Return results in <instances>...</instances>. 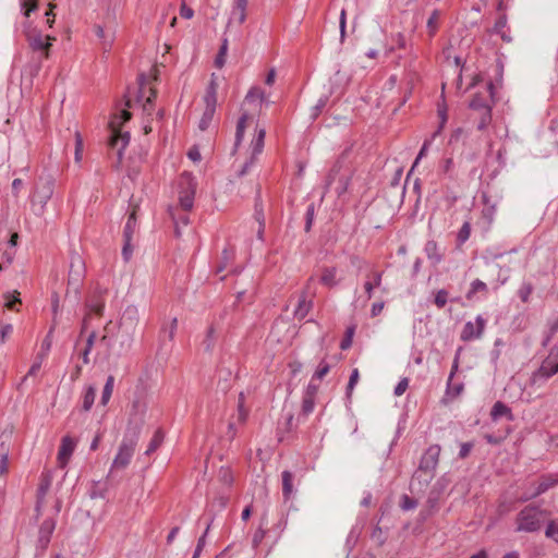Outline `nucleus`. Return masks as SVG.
Masks as SVG:
<instances>
[{
    "mask_svg": "<svg viewBox=\"0 0 558 558\" xmlns=\"http://www.w3.org/2000/svg\"><path fill=\"white\" fill-rule=\"evenodd\" d=\"M441 448L439 445L429 446L423 453L417 470L412 477V486L417 482L420 488L423 489L428 486L435 477L436 469L438 466Z\"/></svg>",
    "mask_w": 558,
    "mask_h": 558,
    "instance_id": "f257e3e1",
    "label": "nucleus"
},
{
    "mask_svg": "<svg viewBox=\"0 0 558 558\" xmlns=\"http://www.w3.org/2000/svg\"><path fill=\"white\" fill-rule=\"evenodd\" d=\"M131 119V113L128 110H122L120 114H114L109 126L111 130V136L109 140V146L116 150L117 162L116 168H119L123 159V153L130 142V133L121 132L120 128L124 122Z\"/></svg>",
    "mask_w": 558,
    "mask_h": 558,
    "instance_id": "f03ea898",
    "label": "nucleus"
},
{
    "mask_svg": "<svg viewBox=\"0 0 558 558\" xmlns=\"http://www.w3.org/2000/svg\"><path fill=\"white\" fill-rule=\"evenodd\" d=\"M56 180L51 174H41L38 177L33 195L31 198L33 211L36 216H41L48 201L53 195Z\"/></svg>",
    "mask_w": 558,
    "mask_h": 558,
    "instance_id": "7ed1b4c3",
    "label": "nucleus"
},
{
    "mask_svg": "<svg viewBox=\"0 0 558 558\" xmlns=\"http://www.w3.org/2000/svg\"><path fill=\"white\" fill-rule=\"evenodd\" d=\"M352 171L347 162L345 153L335 162L326 179V189L336 183L335 192L338 196L344 194L348 190Z\"/></svg>",
    "mask_w": 558,
    "mask_h": 558,
    "instance_id": "20e7f679",
    "label": "nucleus"
},
{
    "mask_svg": "<svg viewBox=\"0 0 558 558\" xmlns=\"http://www.w3.org/2000/svg\"><path fill=\"white\" fill-rule=\"evenodd\" d=\"M138 436L140 435H137V430H126L123 440L119 447L118 453L113 459L110 474L112 473L113 470H123L130 464L133 453L135 451V447L137 445Z\"/></svg>",
    "mask_w": 558,
    "mask_h": 558,
    "instance_id": "39448f33",
    "label": "nucleus"
},
{
    "mask_svg": "<svg viewBox=\"0 0 558 558\" xmlns=\"http://www.w3.org/2000/svg\"><path fill=\"white\" fill-rule=\"evenodd\" d=\"M544 513L535 507H525L517 517V530L522 532H535L541 529Z\"/></svg>",
    "mask_w": 558,
    "mask_h": 558,
    "instance_id": "423d86ee",
    "label": "nucleus"
},
{
    "mask_svg": "<svg viewBox=\"0 0 558 558\" xmlns=\"http://www.w3.org/2000/svg\"><path fill=\"white\" fill-rule=\"evenodd\" d=\"M196 182L191 174H183L180 179L179 209L189 211L193 208L196 192Z\"/></svg>",
    "mask_w": 558,
    "mask_h": 558,
    "instance_id": "0eeeda50",
    "label": "nucleus"
},
{
    "mask_svg": "<svg viewBox=\"0 0 558 558\" xmlns=\"http://www.w3.org/2000/svg\"><path fill=\"white\" fill-rule=\"evenodd\" d=\"M24 34L26 36V39L28 41L29 47L35 52H40V59H47L49 56V47L51 46L50 40H54L53 37H50L49 35L44 36L40 32H37L35 29H31L29 26L24 27Z\"/></svg>",
    "mask_w": 558,
    "mask_h": 558,
    "instance_id": "6e6552de",
    "label": "nucleus"
},
{
    "mask_svg": "<svg viewBox=\"0 0 558 558\" xmlns=\"http://www.w3.org/2000/svg\"><path fill=\"white\" fill-rule=\"evenodd\" d=\"M140 323V312L135 305H128L123 311V314L120 318V328L128 336V344L126 347H131V342L133 341V335L136 330V327Z\"/></svg>",
    "mask_w": 558,
    "mask_h": 558,
    "instance_id": "1a4fd4ad",
    "label": "nucleus"
},
{
    "mask_svg": "<svg viewBox=\"0 0 558 558\" xmlns=\"http://www.w3.org/2000/svg\"><path fill=\"white\" fill-rule=\"evenodd\" d=\"M147 411V402L144 398H136L132 401L131 410H130V418H129V427L128 429L137 430V435L144 425L145 414Z\"/></svg>",
    "mask_w": 558,
    "mask_h": 558,
    "instance_id": "9d476101",
    "label": "nucleus"
},
{
    "mask_svg": "<svg viewBox=\"0 0 558 558\" xmlns=\"http://www.w3.org/2000/svg\"><path fill=\"white\" fill-rule=\"evenodd\" d=\"M557 356L558 350L556 351L555 348L551 349L549 355L543 361L539 368L533 373L532 381L534 384L545 381L558 373V362L556 361Z\"/></svg>",
    "mask_w": 558,
    "mask_h": 558,
    "instance_id": "9b49d317",
    "label": "nucleus"
},
{
    "mask_svg": "<svg viewBox=\"0 0 558 558\" xmlns=\"http://www.w3.org/2000/svg\"><path fill=\"white\" fill-rule=\"evenodd\" d=\"M266 131L259 129L256 132L255 137L252 140L250 145L251 155L250 158L244 162L241 170L238 172L239 177L245 175L250 168L256 162L257 157L262 154L265 143Z\"/></svg>",
    "mask_w": 558,
    "mask_h": 558,
    "instance_id": "f8f14e48",
    "label": "nucleus"
},
{
    "mask_svg": "<svg viewBox=\"0 0 558 558\" xmlns=\"http://www.w3.org/2000/svg\"><path fill=\"white\" fill-rule=\"evenodd\" d=\"M558 484V475L553 474H546L542 475L537 483L534 484V488L531 492H526L521 499L526 501L530 499H533L545 492H547L549 488L554 487Z\"/></svg>",
    "mask_w": 558,
    "mask_h": 558,
    "instance_id": "ddd939ff",
    "label": "nucleus"
},
{
    "mask_svg": "<svg viewBox=\"0 0 558 558\" xmlns=\"http://www.w3.org/2000/svg\"><path fill=\"white\" fill-rule=\"evenodd\" d=\"M486 326V319L478 315L473 322H466L460 335V339L464 342L478 339L482 337Z\"/></svg>",
    "mask_w": 558,
    "mask_h": 558,
    "instance_id": "4468645a",
    "label": "nucleus"
},
{
    "mask_svg": "<svg viewBox=\"0 0 558 558\" xmlns=\"http://www.w3.org/2000/svg\"><path fill=\"white\" fill-rule=\"evenodd\" d=\"M52 484V474L50 471L43 472L39 478V484L36 493V505L35 511L37 517L41 514L43 507L45 505V498L48 494Z\"/></svg>",
    "mask_w": 558,
    "mask_h": 558,
    "instance_id": "2eb2a0df",
    "label": "nucleus"
},
{
    "mask_svg": "<svg viewBox=\"0 0 558 558\" xmlns=\"http://www.w3.org/2000/svg\"><path fill=\"white\" fill-rule=\"evenodd\" d=\"M313 282H314V278L313 277L308 278V280L304 287V290L301 293L298 306L294 311V316L298 319L305 318L306 315L308 314L310 310L312 308V305H313L312 300H307V296H308V294L312 293L311 288H312Z\"/></svg>",
    "mask_w": 558,
    "mask_h": 558,
    "instance_id": "dca6fc26",
    "label": "nucleus"
},
{
    "mask_svg": "<svg viewBox=\"0 0 558 558\" xmlns=\"http://www.w3.org/2000/svg\"><path fill=\"white\" fill-rule=\"evenodd\" d=\"M487 93L488 95H483L481 93L475 94L472 100L470 101V108L477 112L493 108L492 98L494 94V85L492 82L487 84Z\"/></svg>",
    "mask_w": 558,
    "mask_h": 558,
    "instance_id": "f3484780",
    "label": "nucleus"
},
{
    "mask_svg": "<svg viewBox=\"0 0 558 558\" xmlns=\"http://www.w3.org/2000/svg\"><path fill=\"white\" fill-rule=\"evenodd\" d=\"M56 529V520L52 518H48L43 521L37 539V548L41 551H45L50 543L51 535Z\"/></svg>",
    "mask_w": 558,
    "mask_h": 558,
    "instance_id": "a211bd4d",
    "label": "nucleus"
},
{
    "mask_svg": "<svg viewBox=\"0 0 558 558\" xmlns=\"http://www.w3.org/2000/svg\"><path fill=\"white\" fill-rule=\"evenodd\" d=\"M87 313L101 316L105 308L104 291L96 289L92 296L86 301Z\"/></svg>",
    "mask_w": 558,
    "mask_h": 558,
    "instance_id": "6ab92c4d",
    "label": "nucleus"
},
{
    "mask_svg": "<svg viewBox=\"0 0 558 558\" xmlns=\"http://www.w3.org/2000/svg\"><path fill=\"white\" fill-rule=\"evenodd\" d=\"M74 447L75 444L69 436L62 438L61 446L58 452V460L61 466H64L68 463L70 457L74 451Z\"/></svg>",
    "mask_w": 558,
    "mask_h": 558,
    "instance_id": "aec40b11",
    "label": "nucleus"
},
{
    "mask_svg": "<svg viewBox=\"0 0 558 558\" xmlns=\"http://www.w3.org/2000/svg\"><path fill=\"white\" fill-rule=\"evenodd\" d=\"M246 8L247 0H234L229 24L233 21L243 24L246 20Z\"/></svg>",
    "mask_w": 558,
    "mask_h": 558,
    "instance_id": "412c9836",
    "label": "nucleus"
},
{
    "mask_svg": "<svg viewBox=\"0 0 558 558\" xmlns=\"http://www.w3.org/2000/svg\"><path fill=\"white\" fill-rule=\"evenodd\" d=\"M266 101L265 92L259 86H253L247 92L244 105H255L260 109L262 104Z\"/></svg>",
    "mask_w": 558,
    "mask_h": 558,
    "instance_id": "4be33fe9",
    "label": "nucleus"
},
{
    "mask_svg": "<svg viewBox=\"0 0 558 558\" xmlns=\"http://www.w3.org/2000/svg\"><path fill=\"white\" fill-rule=\"evenodd\" d=\"M490 417L495 422L501 417H506L509 422L514 420L511 409L501 401L495 402L490 411Z\"/></svg>",
    "mask_w": 558,
    "mask_h": 558,
    "instance_id": "5701e85b",
    "label": "nucleus"
},
{
    "mask_svg": "<svg viewBox=\"0 0 558 558\" xmlns=\"http://www.w3.org/2000/svg\"><path fill=\"white\" fill-rule=\"evenodd\" d=\"M168 213L174 223V232L177 236L181 235L180 226H187L190 222L189 215L186 213H179V207L169 206Z\"/></svg>",
    "mask_w": 558,
    "mask_h": 558,
    "instance_id": "b1692460",
    "label": "nucleus"
},
{
    "mask_svg": "<svg viewBox=\"0 0 558 558\" xmlns=\"http://www.w3.org/2000/svg\"><path fill=\"white\" fill-rule=\"evenodd\" d=\"M84 263L81 256H75L71 260L70 272H69V284L78 283L83 276Z\"/></svg>",
    "mask_w": 558,
    "mask_h": 558,
    "instance_id": "393cba45",
    "label": "nucleus"
},
{
    "mask_svg": "<svg viewBox=\"0 0 558 558\" xmlns=\"http://www.w3.org/2000/svg\"><path fill=\"white\" fill-rule=\"evenodd\" d=\"M96 36L101 40V46L105 52L109 51L114 41V33L106 32L101 25H95L94 27Z\"/></svg>",
    "mask_w": 558,
    "mask_h": 558,
    "instance_id": "a878e982",
    "label": "nucleus"
},
{
    "mask_svg": "<svg viewBox=\"0 0 558 558\" xmlns=\"http://www.w3.org/2000/svg\"><path fill=\"white\" fill-rule=\"evenodd\" d=\"M282 477V495L284 500H289L294 493L293 489V478L294 474L290 471H283L281 474Z\"/></svg>",
    "mask_w": 558,
    "mask_h": 558,
    "instance_id": "bb28decb",
    "label": "nucleus"
},
{
    "mask_svg": "<svg viewBox=\"0 0 558 558\" xmlns=\"http://www.w3.org/2000/svg\"><path fill=\"white\" fill-rule=\"evenodd\" d=\"M250 119V114L244 111L238 123H236V131H235V142H234V151L238 149V147L240 146V144L242 143V140L244 137V132H245V129H246V122L247 120Z\"/></svg>",
    "mask_w": 558,
    "mask_h": 558,
    "instance_id": "cd10ccee",
    "label": "nucleus"
},
{
    "mask_svg": "<svg viewBox=\"0 0 558 558\" xmlns=\"http://www.w3.org/2000/svg\"><path fill=\"white\" fill-rule=\"evenodd\" d=\"M424 251L427 255V258L432 260L434 264H438L441 262L442 255L438 252V245L436 241H427Z\"/></svg>",
    "mask_w": 558,
    "mask_h": 558,
    "instance_id": "c85d7f7f",
    "label": "nucleus"
},
{
    "mask_svg": "<svg viewBox=\"0 0 558 558\" xmlns=\"http://www.w3.org/2000/svg\"><path fill=\"white\" fill-rule=\"evenodd\" d=\"M484 208L482 210V218L485 220L487 226H490L496 215V204H490L487 196L484 195Z\"/></svg>",
    "mask_w": 558,
    "mask_h": 558,
    "instance_id": "c756f323",
    "label": "nucleus"
},
{
    "mask_svg": "<svg viewBox=\"0 0 558 558\" xmlns=\"http://www.w3.org/2000/svg\"><path fill=\"white\" fill-rule=\"evenodd\" d=\"M336 275H337L336 268H333V267L324 268L322 277H320V282L328 288H333L338 284Z\"/></svg>",
    "mask_w": 558,
    "mask_h": 558,
    "instance_id": "7c9ffc66",
    "label": "nucleus"
},
{
    "mask_svg": "<svg viewBox=\"0 0 558 558\" xmlns=\"http://www.w3.org/2000/svg\"><path fill=\"white\" fill-rule=\"evenodd\" d=\"M95 398L96 388L94 386H88L83 396L82 411L88 412L95 402Z\"/></svg>",
    "mask_w": 558,
    "mask_h": 558,
    "instance_id": "2f4dec72",
    "label": "nucleus"
},
{
    "mask_svg": "<svg viewBox=\"0 0 558 558\" xmlns=\"http://www.w3.org/2000/svg\"><path fill=\"white\" fill-rule=\"evenodd\" d=\"M113 386H114V377L112 375H109L107 377L106 384L102 389V393H101V398H100L101 405H107V403L109 402L112 391H113Z\"/></svg>",
    "mask_w": 558,
    "mask_h": 558,
    "instance_id": "473e14b6",
    "label": "nucleus"
},
{
    "mask_svg": "<svg viewBox=\"0 0 558 558\" xmlns=\"http://www.w3.org/2000/svg\"><path fill=\"white\" fill-rule=\"evenodd\" d=\"M487 284L480 279H475L471 282L470 290L466 293V299L472 300L474 294L477 292L487 293Z\"/></svg>",
    "mask_w": 558,
    "mask_h": 558,
    "instance_id": "72a5a7b5",
    "label": "nucleus"
},
{
    "mask_svg": "<svg viewBox=\"0 0 558 558\" xmlns=\"http://www.w3.org/2000/svg\"><path fill=\"white\" fill-rule=\"evenodd\" d=\"M136 229V213L133 210L125 222L123 238L132 239Z\"/></svg>",
    "mask_w": 558,
    "mask_h": 558,
    "instance_id": "f704fd0d",
    "label": "nucleus"
},
{
    "mask_svg": "<svg viewBox=\"0 0 558 558\" xmlns=\"http://www.w3.org/2000/svg\"><path fill=\"white\" fill-rule=\"evenodd\" d=\"M20 7L23 15L28 17L32 12L38 9V0H20Z\"/></svg>",
    "mask_w": 558,
    "mask_h": 558,
    "instance_id": "c9c22d12",
    "label": "nucleus"
},
{
    "mask_svg": "<svg viewBox=\"0 0 558 558\" xmlns=\"http://www.w3.org/2000/svg\"><path fill=\"white\" fill-rule=\"evenodd\" d=\"M227 51H228V39L223 38L220 49L218 51V54L216 56V59H215V65L217 68L221 69L225 65Z\"/></svg>",
    "mask_w": 558,
    "mask_h": 558,
    "instance_id": "e433bc0d",
    "label": "nucleus"
},
{
    "mask_svg": "<svg viewBox=\"0 0 558 558\" xmlns=\"http://www.w3.org/2000/svg\"><path fill=\"white\" fill-rule=\"evenodd\" d=\"M178 328V319L177 317L172 318L169 326H163L161 328V335L167 337L169 341L174 339L175 332Z\"/></svg>",
    "mask_w": 558,
    "mask_h": 558,
    "instance_id": "4c0bfd02",
    "label": "nucleus"
},
{
    "mask_svg": "<svg viewBox=\"0 0 558 558\" xmlns=\"http://www.w3.org/2000/svg\"><path fill=\"white\" fill-rule=\"evenodd\" d=\"M314 408H315V398H310V397L303 396L300 415L304 416V417L308 416L314 411Z\"/></svg>",
    "mask_w": 558,
    "mask_h": 558,
    "instance_id": "58836bf2",
    "label": "nucleus"
},
{
    "mask_svg": "<svg viewBox=\"0 0 558 558\" xmlns=\"http://www.w3.org/2000/svg\"><path fill=\"white\" fill-rule=\"evenodd\" d=\"M214 113H215L214 107H206V109L203 113V117L199 121V124H198V126L202 131H205L209 126V123L213 120Z\"/></svg>",
    "mask_w": 558,
    "mask_h": 558,
    "instance_id": "ea45409f",
    "label": "nucleus"
},
{
    "mask_svg": "<svg viewBox=\"0 0 558 558\" xmlns=\"http://www.w3.org/2000/svg\"><path fill=\"white\" fill-rule=\"evenodd\" d=\"M480 113V121L477 124V129L480 131L485 130L492 122V108L486 109L484 111L478 112Z\"/></svg>",
    "mask_w": 558,
    "mask_h": 558,
    "instance_id": "a19ab883",
    "label": "nucleus"
},
{
    "mask_svg": "<svg viewBox=\"0 0 558 558\" xmlns=\"http://www.w3.org/2000/svg\"><path fill=\"white\" fill-rule=\"evenodd\" d=\"M470 234H471V223L469 221H465L462 225V227L460 228L458 235H457V241H458L459 245L466 242L470 238Z\"/></svg>",
    "mask_w": 558,
    "mask_h": 558,
    "instance_id": "79ce46f5",
    "label": "nucleus"
},
{
    "mask_svg": "<svg viewBox=\"0 0 558 558\" xmlns=\"http://www.w3.org/2000/svg\"><path fill=\"white\" fill-rule=\"evenodd\" d=\"M162 440H163L162 433L160 430H157L155 433L154 437L151 438L145 453L147 456L153 453L161 445Z\"/></svg>",
    "mask_w": 558,
    "mask_h": 558,
    "instance_id": "37998d69",
    "label": "nucleus"
},
{
    "mask_svg": "<svg viewBox=\"0 0 558 558\" xmlns=\"http://www.w3.org/2000/svg\"><path fill=\"white\" fill-rule=\"evenodd\" d=\"M462 391H463L462 383L453 384L452 380L448 379L447 391H446L448 396L456 398V397L460 396Z\"/></svg>",
    "mask_w": 558,
    "mask_h": 558,
    "instance_id": "c03bdc74",
    "label": "nucleus"
},
{
    "mask_svg": "<svg viewBox=\"0 0 558 558\" xmlns=\"http://www.w3.org/2000/svg\"><path fill=\"white\" fill-rule=\"evenodd\" d=\"M438 19H439V11L434 10L427 20V28H428L430 36H433L437 31Z\"/></svg>",
    "mask_w": 558,
    "mask_h": 558,
    "instance_id": "a18cd8bd",
    "label": "nucleus"
},
{
    "mask_svg": "<svg viewBox=\"0 0 558 558\" xmlns=\"http://www.w3.org/2000/svg\"><path fill=\"white\" fill-rule=\"evenodd\" d=\"M20 293L14 291L13 293H7L5 298V307L9 310H14L16 304H21V300L19 298Z\"/></svg>",
    "mask_w": 558,
    "mask_h": 558,
    "instance_id": "49530a36",
    "label": "nucleus"
},
{
    "mask_svg": "<svg viewBox=\"0 0 558 558\" xmlns=\"http://www.w3.org/2000/svg\"><path fill=\"white\" fill-rule=\"evenodd\" d=\"M210 524H211V521L207 524V527H206L204 534L198 538L196 548H195L194 554H193V558H198L199 557V555H201V553H202V550H203V548H204V546L206 544L205 539H206L207 533H208V531L210 529Z\"/></svg>",
    "mask_w": 558,
    "mask_h": 558,
    "instance_id": "de8ad7c7",
    "label": "nucleus"
},
{
    "mask_svg": "<svg viewBox=\"0 0 558 558\" xmlns=\"http://www.w3.org/2000/svg\"><path fill=\"white\" fill-rule=\"evenodd\" d=\"M400 507L404 511H409L415 509L417 507V501L408 495L401 496Z\"/></svg>",
    "mask_w": 558,
    "mask_h": 558,
    "instance_id": "09e8293b",
    "label": "nucleus"
},
{
    "mask_svg": "<svg viewBox=\"0 0 558 558\" xmlns=\"http://www.w3.org/2000/svg\"><path fill=\"white\" fill-rule=\"evenodd\" d=\"M359 378H360V373H359V369L357 368H354L350 375V378H349V383H348V386H347V395L348 397L351 396L355 385L357 384L359 381Z\"/></svg>",
    "mask_w": 558,
    "mask_h": 558,
    "instance_id": "8fccbe9b",
    "label": "nucleus"
},
{
    "mask_svg": "<svg viewBox=\"0 0 558 558\" xmlns=\"http://www.w3.org/2000/svg\"><path fill=\"white\" fill-rule=\"evenodd\" d=\"M329 369V364L325 361H322L313 375V379H323L328 374Z\"/></svg>",
    "mask_w": 558,
    "mask_h": 558,
    "instance_id": "3c124183",
    "label": "nucleus"
},
{
    "mask_svg": "<svg viewBox=\"0 0 558 558\" xmlns=\"http://www.w3.org/2000/svg\"><path fill=\"white\" fill-rule=\"evenodd\" d=\"M353 335H354V327H349L345 331L344 338L340 342L341 350H348L351 347Z\"/></svg>",
    "mask_w": 558,
    "mask_h": 558,
    "instance_id": "603ef678",
    "label": "nucleus"
},
{
    "mask_svg": "<svg viewBox=\"0 0 558 558\" xmlns=\"http://www.w3.org/2000/svg\"><path fill=\"white\" fill-rule=\"evenodd\" d=\"M371 537L378 546L384 545V543L386 542L385 533L379 526L374 527Z\"/></svg>",
    "mask_w": 558,
    "mask_h": 558,
    "instance_id": "864d4df0",
    "label": "nucleus"
},
{
    "mask_svg": "<svg viewBox=\"0 0 558 558\" xmlns=\"http://www.w3.org/2000/svg\"><path fill=\"white\" fill-rule=\"evenodd\" d=\"M506 24H507V20H506V16H500L496 22H495V25H494V32L497 33V34H500L501 35V38L504 40H510V38H508L504 33V28L506 27Z\"/></svg>",
    "mask_w": 558,
    "mask_h": 558,
    "instance_id": "5fc2aeb1",
    "label": "nucleus"
},
{
    "mask_svg": "<svg viewBox=\"0 0 558 558\" xmlns=\"http://www.w3.org/2000/svg\"><path fill=\"white\" fill-rule=\"evenodd\" d=\"M123 239H124V244L122 247V256L125 262H129L133 254V246L131 244L132 239H128V238H123Z\"/></svg>",
    "mask_w": 558,
    "mask_h": 558,
    "instance_id": "6e6d98bb",
    "label": "nucleus"
},
{
    "mask_svg": "<svg viewBox=\"0 0 558 558\" xmlns=\"http://www.w3.org/2000/svg\"><path fill=\"white\" fill-rule=\"evenodd\" d=\"M448 301V292L444 289L439 290L435 296V304L438 308H442Z\"/></svg>",
    "mask_w": 558,
    "mask_h": 558,
    "instance_id": "4d7b16f0",
    "label": "nucleus"
},
{
    "mask_svg": "<svg viewBox=\"0 0 558 558\" xmlns=\"http://www.w3.org/2000/svg\"><path fill=\"white\" fill-rule=\"evenodd\" d=\"M533 291V287L531 283H523L519 289V296L523 302H527L531 293Z\"/></svg>",
    "mask_w": 558,
    "mask_h": 558,
    "instance_id": "13d9d810",
    "label": "nucleus"
},
{
    "mask_svg": "<svg viewBox=\"0 0 558 558\" xmlns=\"http://www.w3.org/2000/svg\"><path fill=\"white\" fill-rule=\"evenodd\" d=\"M83 140L78 132L75 133V161L80 162L82 159Z\"/></svg>",
    "mask_w": 558,
    "mask_h": 558,
    "instance_id": "bf43d9fd",
    "label": "nucleus"
},
{
    "mask_svg": "<svg viewBox=\"0 0 558 558\" xmlns=\"http://www.w3.org/2000/svg\"><path fill=\"white\" fill-rule=\"evenodd\" d=\"M327 102H328V96L320 97L318 99L317 104L313 108L314 112H313L312 117L316 118L322 112V110L326 107Z\"/></svg>",
    "mask_w": 558,
    "mask_h": 558,
    "instance_id": "052dcab7",
    "label": "nucleus"
},
{
    "mask_svg": "<svg viewBox=\"0 0 558 558\" xmlns=\"http://www.w3.org/2000/svg\"><path fill=\"white\" fill-rule=\"evenodd\" d=\"M546 536L553 538L556 543H558V524L549 523L546 527Z\"/></svg>",
    "mask_w": 558,
    "mask_h": 558,
    "instance_id": "680f3d73",
    "label": "nucleus"
},
{
    "mask_svg": "<svg viewBox=\"0 0 558 558\" xmlns=\"http://www.w3.org/2000/svg\"><path fill=\"white\" fill-rule=\"evenodd\" d=\"M408 387H409V379L407 377H404L397 384L393 392L398 397L402 396L405 392V390L408 389Z\"/></svg>",
    "mask_w": 558,
    "mask_h": 558,
    "instance_id": "e2e57ef3",
    "label": "nucleus"
},
{
    "mask_svg": "<svg viewBox=\"0 0 558 558\" xmlns=\"http://www.w3.org/2000/svg\"><path fill=\"white\" fill-rule=\"evenodd\" d=\"M41 367L40 361H34L27 374L22 378V384H24L31 376H35Z\"/></svg>",
    "mask_w": 558,
    "mask_h": 558,
    "instance_id": "0e129e2a",
    "label": "nucleus"
},
{
    "mask_svg": "<svg viewBox=\"0 0 558 558\" xmlns=\"http://www.w3.org/2000/svg\"><path fill=\"white\" fill-rule=\"evenodd\" d=\"M214 335H215L214 327H209L207 330L206 340L204 341V345L207 351H209L214 345Z\"/></svg>",
    "mask_w": 558,
    "mask_h": 558,
    "instance_id": "69168bd1",
    "label": "nucleus"
},
{
    "mask_svg": "<svg viewBox=\"0 0 558 558\" xmlns=\"http://www.w3.org/2000/svg\"><path fill=\"white\" fill-rule=\"evenodd\" d=\"M313 380H314V379L312 378V380L310 381V384H308V385H307V387H306V390H305V392H304V396H305V397L316 398V395H317V392H318V386H317V385H315V384L313 383Z\"/></svg>",
    "mask_w": 558,
    "mask_h": 558,
    "instance_id": "338daca9",
    "label": "nucleus"
},
{
    "mask_svg": "<svg viewBox=\"0 0 558 558\" xmlns=\"http://www.w3.org/2000/svg\"><path fill=\"white\" fill-rule=\"evenodd\" d=\"M180 15L183 17V19H192L194 16V11L192 8L187 7L185 4V2H182L181 4V8H180Z\"/></svg>",
    "mask_w": 558,
    "mask_h": 558,
    "instance_id": "774afa93",
    "label": "nucleus"
}]
</instances>
